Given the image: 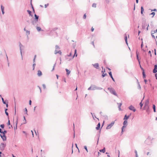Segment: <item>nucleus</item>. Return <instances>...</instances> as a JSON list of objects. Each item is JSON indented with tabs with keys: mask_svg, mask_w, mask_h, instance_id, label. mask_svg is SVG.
I'll return each mask as SVG.
<instances>
[{
	"mask_svg": "<svg viewBox=\"0 0 157 157\" xmlns=\"http://www.w3.org/2000/svg\"><path fill=\"white\" fill-rule=\"evenodd\" d=\"M155 14V13L154 12H152L150 14V15H152L153 16H152V17H153L154 16Z\"/></svg>",
	"mask_w": 157,
	"mask_h": 157,
	"instance_id": "38",
	"label": "nucleus"
},
{
	"mask_svg": "<svg viewBox=\"0 0 157 157\" xmlns=\"http://www.w3.org/2000/svg\"><path fill=\"white\" fill-rule=\"evenodd\" d=\"M155 76L156 78V79L157 80V73H156L155 74Z\"/></svg>",
	"mask_w": 157,
	"mask_h": 157,
	"instance_id": "64",
	"label": "nucleus"
},
{
	"mask_svg": "<svg viewBox=\"0 0 157 157\" xmlns=\"http://www.w3.org/2000/svg\"><path fill=\"white\" fill-rule=\"evenodd\" d=\"M25 111L26 112L25 114H26L27 115H28L27 110V108H25Z\"/></svg>",
	"mask_w": 157,
	"mask_h": 157,
	"instance_id": "52",
	"label": "nucleus"
},
{
	"mask_svg": "<svg viewBox=\"0 0 157 157\" xmlns=\"http://www.w3.org/2000/svg\"><path fill=\"white\" fill-rule=\"evenodd\" d=\"M97 153L98 154V155L97 156H99L101 154L99 152H98Z\"/></svg>",
	"mask_w": 157,
	"mask_h": 157,
	"instance_id": "60",
	"label": "nucleus"
},
{
	"mask_svg": "<svg viewBox=\"0 0 157 157\" xmlns=\"http://www.w3.org/2000/svg\"><path fill=\"white\" fill-rule=\"evenodd\" d=\"M57 53H59L60 55H61L62 52L60 50H59L58 51L56 52V50H55V54H56Z\"/></svg>",
	"mask_w": 157,
	"mask_h": 157,
	"instance_id": "16",
	"label": "nucleus"
},
{
	"mask_svg": "<svg viewBox=\"0 0 157 157\" xmlns=\"http://www.w3.org/2000/svg\"><path fill=\"white\" fill-rule=\"evenodd\" d=\"M75 55H76V56H77V50L76 49H75V53H74V54L73 56L72 57V58H73L74 57Z\"/></svg>",
	"mask_w": 157,
	"mask_h": 157,
	"instance_id": "30",
	"label": "nucleus"
},
{
	"mask_svg": "<svg viewBox=\"0 0 157 157\" xmlns=\"http://www.w3.org/2000/svg\"><path fill=\"white\" fill-rule=\"evenodd\" d=\"M37 72V75L39 77L41 76L42 75L41 71L40 70H39Z\"/></svg>",
	"mask_w": 157,
	"mask_h": 157,
	"instance_id": "13",
	"label": "nucleus"
},
{
	"mask_svg": "<svg viewBox=\"0 0 157 157\" xmlns=\"http://www.w3.org/2000/svg\"><path fill=\"white\" fill-rule=\"evenodd\" d=\"M92 89V87H91V86L89 87L88 89V90H91V89Z\"/></svg>",
	"mask_w": 157,
	"mask_h": 157,
	"instance_id": "62",
	"label": "nucleus"
},
{
	"mask_svg": "<svg viewBox=\"0 0 157 157\" xmlns=\"http://www.w3.org/2000/svg\"><path fill=\"white\" fill-rule=\"evenodd\" d=\"M84 148L86 150V151L87 152H88V150H87V147L86 146H84Z\"/></svg>",
	"mask_w": 157,
	"mask_h": 157,
	"instance_id": "43",
	"label": "nucleus"
},
{
	"mask_svg": "<svg viewBox=\"0 0 157 157\" xmlns=\"http://www.w3.org/2000/svg\"><path fill=\"white\" fill-rule=\"evenodd\" d=\"M111 0H106V2L107 3H109L110 1Z\"/></svg>",
	"mask_w": 157,
	"mask_h": 157,
	"instance_id": "61",
	"label": "nucleus"
},
{
	"mask_svg": "<svg viewBox=\"0 0 157 157\" xmlns=\"http://www.w3.org/2000/svg\"><path fill=\"white\" fill-rule=\"evenodd\" d=\"M92 65L96 69H98L99 67V64L98 63H95L94 64H92Z\"/></svg>",
	"mask_w": 157,
	"mask_h": 157,
	"instance_id": "10",
	"label": "nucleus"
},
{
	"mask_svg": "<svg viewBox=\"0 0 157 157\" xmlns=\"http://www.w3.org/2000/svg\"><path fill=\"white\" fill-rule=\"evenodd\" d=\"M26 35H27V37H28V35L30 34V31L26 30Z\"/></svg>",
	"mask_w": 157,
	"mask_h": 157,
	"instance_id": "34",
	"label": "nucleus"
},
{
	"mask_svg": "<svg viewBox=\"0 0 157 157\" xmlns=\"http://www.w3.org/2000/svg\"><path fill=\"white\" fill-rule=\"evenodd\" d=\"M146 110V111L148 113V114H149L150 113V110L149 109V107H147V108H144Z\"/></svg>",
	"mask_w": 157,
	"mask_h": 157,
	"instance_id": "15",
	"label": "nucleus"
},
{
	"mask_svg": "<svg viewBox=\"0 0 157 157\" xmlns=\"http://www.w3.org/2000/svg\"><path fill=\"white\" fill-rule=\"evenodd\" d=\"M0 136L1 137V138L3 140V141H6V137L5 135H2V134H0Z\"/></svg>",
	"mask_w": 157,
	"mask_h": 157,
	"instance_id": "7",
	"label": "nucleus"
},
{
	"mask_svg": "<svg viewBox=\"0 0 157 157\" xmlns=\"http://www.w3.org/2000/svg\"><path fill=\"white\" fill-rule=\"evenodd\" d=\"M48 6V4H45L44 5V7L45 8H46Z\"/></svg>",
	"mask_w": 157,
	"mask_h": 157,
	"instance_id": "56",
	"label": "nucleus"
},
{
	"mask_svg": "<svg viewBox=\"0 0 157 157\" xmlns=\"http://www.w3.org/2000/svg\"><path fill=\"white\" fill-rule=\"evenodd\" d=\"M154 33V32L153 33H151V36H152V37L154 38V39H155V36L153 35Z\"/></svg>",
	"mask_w": 157,
	"mask_h": 157,
	"instance_id": "42",
	"label": "nucleus"
},
{
	"mask_svg": "<svg viewBox=\"0 0 157 157\" xmlns=\"http://www.w3.org/2000/svg\"><path fill=\"white\" fill-rule=\"evenodd\" d=\"M106 75H107V74L106 73H103L102 75V77H104Z\"/></svg>",
	"mask_w": 157,
	"mask_h": 157,
	"instance_id": "39",
	"label": "nucleus"
},
{
	"mask_svg": "<svg viewBox=\"0 0 157 157\" xmlns=\"http://www.w3.org/2000/svg\"><path fill=\"white\" fill-rule=\"evenodd\" d=\"M142 100L141 101H142ZM140 106L141 107V108H142V107L143 105V104L142 103V101H141L140 103Z\"/></svg>",
	"mask_w": 157,
	"mask_h": 157,
	"instance_id": "44",
	"label": "nucleus"
},
{
	"mask_svg": "<svg viewBox=\"0 0 157 157\" xmlns=\"http://www.w3.org/2000/svg\"><path fill=\"white\" fill-rule=\"evenodd\" d=\"M27 11L28 12V13H29V14L30 16H31V17L33 16V15L31 14L32 12L31 11H30L29 10H27Z\"/></svg>",
	"mask_w": 157,
	"mask_h": 157,
	"instance_id": "25",
	"label": "nucleus"
},
{
	"mask_svg": "<svg viewBox=\"0 0 157 157\" xmlns=\"http://www.w3.org/2000/svg\"><path fill=\"white\" fill-rule=\"evenodd\" d=\"M134 106H133L132 105H131L129 107H128V109H130V110H132L133 109V108H134Z\"/></svg>",
	"mask_w": 157,
	"mask_h": 157,
	"instance_id": "26",
	"label": "nucleus"
},
{
	"mask_svg": "<svg viewBox=\"0 0 157 157\" xmlns=\"http://www.w3.org/2000/svg\"><path fill=\"white\" fill-rule=\"evenodd\" d=\"M143 42H142V43H141V48H142V49H143Z\"/></svg>",
	"mask_w": 157,
	"mask_h": 157,
	"instance_id": "53",
	"label": "nucleus"
},
{
	"mask_svg": "<svg viewBox=\"0 0 157 157\" xmlns=\"http://www.w3.org/2000/svg\"><path fill=\"white\" fill-rule=\"evenodd\" d=\"M1 98H2V102H3V103L4 104H6V101H4L3 98L2 97H1Z\"/></svg>",
	"mask_w": 157,
	"mask_h": 157,
	"instance_id": "37",
	"label": "nucleus"
},
{
	"mask_svg": "<svg viewBox=\"0 0 157 157\" xmlns=\"http://www.w3.org/2000/svg\"><path fill=\"white\" fill-rule=\"evenodd\" d=\"M100 123H99L97 125V127H96V129L97 130H99L100 128Z\"/></svg>",
	"mask_w": 157,
	"mask_h": 157,
	"instance_id": "17",
	"label": "nucleus"
},
{
	"mask_svg": "<svg viewBox=\"0 0 157 157\" xmlns=\"http://www.w3.org/2000/svg\"><path fill=\"white\" fill-rule=\"evenodd\" d=\"M37 87L39 88V90H40V93L41 92V88L39 86H38Z\"/></svg>",
	"mask_w": 157,
	"mask_h": 157,
	"instance_id": "59",
	"label": "nucleus"
},
{
	"mask_svg": "<svg viewBox=\"0 0 157 157\" xmlns=\"http://www.w3.org/2000/svg\"><path fill=\"white\" fill-rule=\"evenodd\" d=\"M157 11V10L156 9H154L153 10H151V11Z\"/></svg>",
	"mask_w": 157,
	"mask_h": 157,
	"instance_id": "55",
	"label": "nucleus"
},
{
	"mask_svg": "<svg viewBox=\"0 0 157 157\" xmlns=\"http://www.w3.org/2000/svg\"><path fill=\"white\" fill-rule=\"evenodd\" d=\"M108 90L113 95L117 96V94L116 93L115 90L112 88L109 87Z\"/></svg>",
	"mask_w": 157,
	"mask_h": 157,
	"instance_id": "2",
	"label": "nucleus"
},
{
	"mask_svg": "<svg viewBox=\"0 0 157 157\" xmlns=\"http://www.w3.org/2000/svg\"><path fill=\"white\" fill-rule=\"evenodd\" d=\"M96 4L95 3H93L92 5V7L94 8H96Z\"/></svg>",
	"mask_w": 157,
	"mask_h": 157,
	"instance_id": "33",
	"label": "nucleus"
},
{
	"mask_svg": "<svg viewBox=\"0 0 157 157\" xmlns=\"http://www.w3.org/2000/svg\"><path fill=\"white\" fill-rule=\"evenodd\" d=\"M36 64L35 63H34L33 64V70H34V68H35V66H36Z\"/></svg>",
	"mask_w": 157,
	"mask_h": 157,
	"instance_id": "48",
	"label": "nucleus"
},
{
	"mask_svg": "<svg viewBox=\"0 0 157 157\" xmlns=\"http://www.w3.org/2000/svg\"><path fill=\"white\" fill-rule=\"evenodd\" d=\"M149 103V100L148 99L147 100L144 104V108H147V107H149L148 104Z\"/></svg>",
	"mask_w": 157,
	"mask_h": 157,
	"instance_id": "5",
	"label": "nucleus"
},
{
	"mask_svg": "<svg viewBox=\"0 0 157 157\" xmlns=\"http://www.w3.org/2000/svg\"><path fill=\"white\" fill-rule=\"evenodd\" d=\"M36 29L39 32V31H43V30H42L41 28H40V27H36Z\"/></svg>",
	"mask_w": 157,
	"mask_h": 157,
	"instance_id": "23",
	"label": "nucleus"
},
{
	"mask_svg": "<svg viewBox=\"0 0 157 157\" xmlns=\"http://www.w3.org/2000/svg\"><path fill=\"white\" fill-rule=\"evenodd\" d=\"M126 126L124 125V126L123 127H122V128H121L122 131H121V133L122 134L123 133V132H124V131H123L124 128H125L126 127Z\"/></svg>",
	"mask_w": 157,
	"mask_h": 157,
	"instance_id": "31",
	"label": "nucleus"
},
{
	"mask_svg": "<svg viewBox=\"0 0 157 157\" xmlns=\"http://www.w3.org/2000/svg\"><path fill=\"white\" fill-rule=\"evenodd\" d=\"M34 17L35 18L34 20H32V19H31L32 24L34 25H35L36 24V23L38 22V19L39 17V16L36 15V14H34Z\"/></svg>",
	"mask_w": 157,
	"mask_h": 157,
	"instance_id": "1",
	"label": "nucleus"
},
{
	"mask_svg": "<svg viewBox=\"0 0 157 157\" xmlns=\"http://www.w3.org/2000/svg\"><path fill=\"white\" fill-rule=\"evenodd\" d=\"M127 121L126 120H124L123 123L124 125L127 126Z\"/></svg>",
	"mask_w": 157,
	"mask_h": 157,
	"instance_id": "27",
	"label": "nucleus"
},
{
	"mask_svg": "<svg viewBox=\"0 0 157 157\" xmlns=\"http://www.w3.org/2000/svg\"><path fill=\"white\" fill-rule=\"evenodd\" d=\"M117 104L118 105V108H119V110H121V106L122 105V103H117Z\"/></svg>",
	"mask_w": 157,
	"mask_h": 157,
	"instance_id": "19",
	"label": "nucleus"
},
{
	"mask_svg": "<svg viewBox=\"0 0 157 157\" xmlns=\"http://www.w3.org/2000/svg\"><path fill=\"white\" fill-rule=\"evenodd\" d=\"M105 151V147H104L103 149L99 150L100 152L104 153Z\"/></svg>",
	"mask_w": 157,
	"mask_h": 157,
	"instance_id": "22",
	"label": "nucleus"
},
{
	"mask_svg": "<svg viewBox=\"0 0 157 157\" xmlns=\"http://www.w3.org/2000/svg\"><path fill=\"white\" fill-rule=\"evenodd\" d=\"M141 14L143 15V12L144 11V9L143 6L141 7Z\"/></svg>",
	"mask_w": 157,
	"mask_h": 157,
	"instance_id": "29",
	"label": "nucleus"
},
{
	"mask_svg": "<svg viewBox=\"0 0 157 157\" xmlns=\"http://www.w3.org/2000/svg\"><path fill=\"white\" fill-rule=\"evenodd\" d=\"M0 145L1 147V151L4 150L6 146V144L4 143H1Z\"/></svg>",
	"mask_w": 157,
	"mask_h": 157,
	"instance_id": "4",
	"label": "nucleus"
},
{
	"mask_svg": "<svg viewBox=\"0 0 157 157\" xmlns=\"http://www.w3.org/2000/svg\"><path fill=\"white\" fill-rule=\"evenodd\" d=\"M137 81H138V80L137 79ZM138 88L139 89H141V86H140V84L139 83V82H138Z\"/></svg>",
	"mask_w": 157,
	"mask_h": 157,
	"instance_id": "36",
	"label": "nucleus"
},
{
	"mask_svg": "<svg viewBox=\"0 0 157 157\" xmlns=\"http://www.w3.org/2000/svg\"><path fill=\"white\" fill-rule=\"evenodd\" d=\"M153 72L154 73H155L157 72V65L155 64L154 66V68L153 70Z\"/></svg>",
	"mask_w": 157,
	"mask_h": 157,
	"instance_id": "9",
	"label": "nucleus"
},
{
	"mask_svg": "<svg viewBox=\"0 0 157 157\" xmlns=\"http://www.w3.org/2000/svg\"><path fill=\"white\" fill-rule=\"evenodd\" d=\"M109 75L110 76L111 78L112 79L113 81L115 82V80L113 77L111 72L110 71V72H109Z\"/></svg>",
	"mask_w": 157,
	"mask_h": 157,
	"instance_id": "12",
	"label": "nucleus"
},
{
	"mask_svg": "<svg viewBox=\"0 0 157 157\" xmlns=\"http://www.w3.org/2000/svg\"><path fill=\"white\" fill-rule=\"evenodd\" d=\"M147 24L145 21H143L142 22V28L144 29L145 28V27L147 26Z\"/></svg>",
	"mask_w": 157,
	"mask_h": 157,
	"instance_id": "8",
	"label": "nucleus"
},
{
	"mask_svg": "<svg viewBox=\"0 0 157 157\" xmlns=\"http://www.w3.org/2000/svg\"><path fill=\"white\" fill-rule=\"evenodd\" d=\"M62 80L63 81H64L65 82H66V80L65 77H63Z\"/></svg>",
	"mask_w": 157,
	"mask_h": 157,
	"instance_id": "47",
	"label": "nucleus"
},
{
	"mask_svg": "<svg viewBox=\"0 0 157 157\" xmlns=\"http://www.w3.org/2000/svg\"><path fill=\"white\" fill-rule=\"evenodd\" d=\"M92 89H91V90H97V86H96L94 85H91Z\"/></svg>",
	"mask_w": 157,
	"mask_h": 157,
	"instance_id": "11",
	"label": "nucleus"
},
{
	"mask_svg": "<svg viewBox=\"0 0 157 157\" xmlns=\"http://www.w3.org/2000/svg\"><path fill=\"white\" fill-rule=\"evenodd\" d=\"M17 120L18 119L17 118L16 121V124L15 126H14V128L15 130L16 129H17Z\"/></svg>",
	"mask_w": 157,
	"mask_h": 157,
	"instance_id": "21",
	"label": "nucleus"
},
{
	"mask_svg": "<svg viewBox=\"0 0 157 157\" xmlns=\"http://www.w3.org/2000/svg\"><path fill=\"white\" fill-rule=\"evenodd\" d=\"M86 14H85L84 15H83V18L84 19H86Z\"/></svg>",
	"mask_w": 157,
	"mask_h": 157,
	"instance_id": "49",
	"label": "nucleus"
},
{
	"mask_svg": "<svg viewBox=\"0 0 157 157\" xmlns=\"http://www.w3.org/2000/svg\"><path fill=\"white\" fill-rule=\"evenodd\" d=\"M5 113H6V116H9L8 113L7 111L5 112Z\"/></svg>",
	"mask_w": 157,
	"mask_h": 157,
	"instance_id": "58",
	"label": "nucleus"
},
{
	"mask_svg": "<svg viewBox=\"0 0 157 157\" xmlns=\"http://www.w3.org/2000/svg\"><path fill=\"white\" fill-rule=\"evenodd\" d=\"M26 22L28 23V24H29L30 23V21L29 20H26Z\"/></svg>",
	"mask_w": 157,
	"mask_h": 157,
	"instance_id": "51",
	"label": "nucleus"
},
{
	"mask_svg": "<svg viewBox=\"0 0 157 157\" xmlns=\"http://www.w3.org/2000/svg\"><path fill=\"white\" fill-rule=\"evenodd\" d=\"M91 113V114H92V117H93V118H94V117L95 118H97L96 117V116H95L94 115V116L93 115V114L92 113Z\"/></svg>",
	"mask_w": 157,
	"mask_h": 157,
	"instance_id": "54",
	"label": "nucleus"
},
{
	"mask_svg": "<svg viewBox=\"0 0 157 157\" xmlns=\"http://www.w3.org/2000/svg\"><path fill=\"white\" fill-rule=\"evenodd\" d=\"M142 74L143 78H146V75L145 74V73L144 71H143L142 72Z\"/></svg>",
	"mask_w": 157,
	"mask_h": 157,
	"instance_id": "32",
	"label": "nucleus"
},
{
	"mask_svg": "<svg viewBox=\"0 0 157 157\" xmlns=\"http://www.w3.org/2000/svg\"><path fill=\"white\" fill-rule=\"evenodd\" d=\"M7 131L5 130L4 131H2V133L3 135H4V134L5 135V134L7 133Z\"/></svg>",
	"mask_w": 157,
	"mask_h": 157,
	"instance_id": "40",
	"label": "nucleus"
},
{
	"mask_svg": "<svg viewBox=\"0 0 157 157\" xmlns=\"http://www.w3.org/2000/svg\"><path fill=\"white\" fill-rule=\"evenodd\" d=\"M23 121H24V122H23V124H26V118H25V116H24Z\"/></svg>",
	"mask_w": 157,
	"mask_h": 157,
	"instance_id": "35",
	"label": "nucleus"
},
{
	"mask_svg": "<svg viewBox=\"0 0 157 157\" xmlns=\"http://www.w3.org/2000/svg\"><path fill=\"white\" fill-rule=\"evenodd\" d=\"M66 72H67V75H69V70H68L67 69H66Z\"/></svg>",
	"mask_w": 157,
	"mask_h": 157,
	"instance_id": "41",
	"label": "nucleus"
},
{
	"mask_svg": "<svg viewBox=\"0 0 157 157\" xmlns=\"http://www.w3.org/2000/svg\"><path fill=\"white\" fill-rule=\"evenodd\" d=\"M138 54L139 53H138L137 52V51L136 52V58H137V59L138 60V62H139V63L140 64V60L139 59V56H138Z\"/></svg>",
	"mask_w": 157,
	"mask_h": 157,
	"instance_id": "18",
	"label": "nucleus"
},
{
	"mask_svg": "<svg viewBox=\"0 0 157 157\" xmlns=\"http://www.w3.org/2000/svg\"><path fill=\"white\" fill-rule=\"evenodd\" d=\"M114 124V121H112L110 124L108 125L107 127L106 128V129H110L111 127L113 126Z\"/></svg>",
	"mask_w": 157,
	"mask_h": 157,
	"instance_id": "3",
	"label": "nucleus"
},
{
	"mask_svg": "<svg viewBox=\"0 0 157 157\" xmlns=\"http://www.w3.org/2000/svg\"><path fill=\"white\" fill-rule=\"evenodd\" d=\"M59 49H60L58 45H56V50H56V52L58 51L59 50Z\"/></svg>",
	"mask_w": 157,
	"mask_h": 157,
	"instance_id": "24",
	"label": "nucleus"
},
{
	"mask_svg": "<svg viewBox=\"0 0 157 157\" xmlns=\"http://www.w3.org/2000/svg\"><path fill=\"white\" fill-rule=\"evenodd\" d=\"M42 86L44 89H45L46 88V86L45 84H43L42 85Z\"/></svg>",
	"mask_w": 157,
	"mask_h": 157,
	"instance_id": "50",
	"label": "nucleus"
},
{
	"mask_svg": "<svg viewBox=\"0 0 157 157\" xmlns=\"http://www.w3.org/2000/svg\"><path fill=\"white\" fill-rule=\"evenodd\" d=\"M125 38H124L125 40V41H127V36L126 34H125Z\"/></svg>",
	"mask_w": 157,
	"mask_h": 157,
	"instance_id": "46",
	"label": "nucleus"
},
{
	"mask_svg": "<svg viewBox=\"0 0 157 157\" xmlns=\"http://www.w3.org/2000/svg\"><path fill=\"white\" fill-rule=\"evenodd\" d=\"M23 46L21 44L20 42L19 43V47H20V53L21 56V59L22 60L23 59V57H22V49H21V47H23Z\"/></svg>",
	"mask_w": 157,
	"mask_h": 157,
	"instance_id": "6",
	"label": "nucleus"
},
{
	"mask_svg": "<svg viewBox=\"0 0 157 157\" xmlns=\"http://www.w3.org/2000/svg\"><path fill=\"white\" fill-rule=\"evenodd\" d=\"M75 44H73V48H75Z\"/></svg>",
	"mask_w": 157,
	"mask_h": 157,
	"instance_id": "63",
	"label": "nucleus"
},
{
	"mask_svg": "<svg viewBox=\"0 0 157 157\" xmlns=\"http://www.w3.org/2000/svg\"><path fill=\"white\" fill-rule=\"evenodd\" d=\"M102 89V88L97 87V90H101Z\"/></svg>",
	"mask_w": 157,
	"mask_h": 157,
	"instance_id": "57",
	"label": "nucleus"
},
{
	"mask_svg": "<svg viewBox=\"0 0 157 157\" xmlns=\"http://www.w3.org/2000/svg\"><path fill=\"white\" fill-rule=\"evenodd\" d=\"M1 9L2 14H4L5 13V12L4 11V7L2 5H1Z\"/></svg>",
	"mask_w": 157,
	"mask_h": 157,
	"instance_id": "14",
	"label": "nucleus"
},
{
	"mask_svg": "<svg viewBox=\"0 0 157 157\" xmlns=\"http://www.w3.org/2000/svg\"><path fill=\"white\" fill-rule=\"evenodd\" d=\"M129 117H130L129 116H127L126 115H125L124 116V119L125 120L127 121V120L129 118Z\"/></svg>",
	"mask_w": 157,
	"mask_h": 157,
	"instance_id": "20",
	"label": "nucleus"
},
{
	"mask_svg": "<svg viewBox=\"0 0 157 157\" xmlns=\"http://www.w3.org/2000/svg\"><path fill=\"white\" fill-rule=\"evenodd\" d=\"M0 127L2 128H4V124H1Z\"/></svg>",
	"mask_w": 157,
	"mask_h": 157,
	"instance_id": "45",
	"label": "nucleus"
},
{
	"mask_svg": "<svg viewBox=\"0 0 157 157\" xmlns=\"http://www.w3.org/2000/svg\"><path fill=\"white\" fill-rule=\"evenodd\" d=\"M155 106L154 104L153 105V111L154 112H156Z\"/></svg>",
	"mask_w": 157,
	"mask_h": 157,
	"instance_id": "28",
	"label": "nucleus"
}]
</instances>
